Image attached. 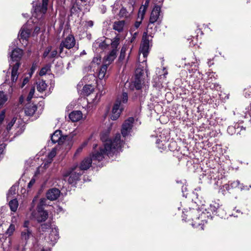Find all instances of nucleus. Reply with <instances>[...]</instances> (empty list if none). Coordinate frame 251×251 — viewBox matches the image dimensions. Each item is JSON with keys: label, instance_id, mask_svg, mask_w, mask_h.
Wrapping results in <instances>:
<instances>
[{"label": "nucleus", "instance_id": "41", "mask_svg": "<svg viewBox=\"0 0 251 251\" xmlns=\"http://www.w3.org/2000/svg\"><path fill=\"white\" fill-rule=\"evenodd\" d=\"M144 72L141 69H137L135 71V77L143 79Z\"/></svg>", "mask_w": 251, "mask_h": 251}, {"label": "nucleus", "instance_id": "24", "mask_svg": "<svg viewBox=\"0 0 251 251\" xmlns=\"http://www.w3.org/2000/svg\"><path fill=\"white\" fill-rule=\"evenodd\" d=\"M61 132L60 130H57L51 135V140L53 143L58 142L59 144H61L63 142Z\"/></svg>", "mask_w": 251, "mask_h": 251}, {"label": "nucleus", "instance_id": "38", "mask_svg": "<svg viewBox=\"0 0 251 251\" xmlns=\"http://www.w3.org/2000/svg\"><path fill=\"white\" fill-rule=\"evenodd\" d=\"M142 20H141V19L137 18V21L135 23L134 26L131 28V31L134 32L137 30L141 25Z\"/></svg>", "mask_w": 251, "mask_h": 251}, {"label": "nucleus", "instance_id": "15", "mask_svg": "<svg viewBox=\"0 0 251 251\" xmlns=\"http://www.w3.org/2000/svg\"><path fill=\"white\" fill-rule=\"evenodd\" d=\"M92 162V158L91 157L85 158L82 161L80 166L78 167L79 170L81 172H82V171L87 170L91 167Z\"/></svg>", "mask_w": 251, "mask_h": 251}, {"label": "nucleus", "instance_id": "54", "mask_svg": "<svg viewBox=\"0 0 251 251\" xmlns=\"http://www.w3.org/2000/svg\"><path fill=\"white\" fill-rule=\"evenodd\" d=\"M28 81H29V79L27 77L25 78L23 81L22 85L21 87H23L28 82Z\"/></svg>", "mask_w": 251, "mask_h": 251}, {"label": "nucleus", "instance_id": "10", "mask_svg": "<svg viewBox=\"0 0 251 251\" xmlns=\"http://www.w3.org/2000/svg\"><path fill=\"white\" fill-rule=\"evenodd\" d=\"M59 238L58 229L54 227L51 228V230L47 238V240L51 245H54Z\"/></svg>", "mask_w": 251, "mask_h": 251}, {"label": "nucleus", "instance_id": "56", "mask_svg": "<svg viewBox=\"0 0 251 251\" xmlns=\"http://www.w3.org/2000/svg\"><path fill=\"white\" fill-rule=\"evenodd\" d=\"M149 2H150V0H146L145 2V4L144 5H142V6L145 7V8H146L147 9L148 7L149 6Z\"/></svg>", "mask_w": 251, "mask_h": 251}, {"label": "nucleus", "instance_id": "62", "mask_svg": "<svg viewBox=\"0 0 251 251\" xmlns=\"http://www.w3.org/2000/svg\"><path fill=\"white\" fill-rule=\"evenodd\" d=\"M164 0H156V1H158L159 3L162 2Z\"/></svg>", "mask_w": 251, "mask_h": 251}, {"label": "nucleus", "instance_id": "5", "mask_svg": "<svg viewBox=\"0 0 251 251\" xmlns=\"http://www.w3.org/2000/svg\"><path fill=\"white\" fill-rule=\"evenodd\" d=\"M82 174V172L78 169V166L76 165L67 171L64 176L65 177L69 176L68 178V182L70 184H75L77 180H79L80 176Z\"/></svg>", "mask_w": 251, "mask_h": 251}, {"label": "nucleus", "instance_id": "61", "mask_svg": "<svg viewBox=\"0 0 251 251\" xmlns=\"http://www.w3.org/2000/svg\"><path fill=\"white\" fill-rule=\"evenodd\" d=\"M104 93H105V91H104L103 93H102V91H101V93L99 96L98 100L100 99V96Z\"/></svg>", "mask_w": 251, "mask_h": 251}, {"label": "nucleus", "instance_id": "28", "mask_svg": "<svg viewBox=\"0 0 251 251\" xmlns=\"http://www.w3.org/2000/svg\"><path fill=\"white\" fill-rule=\"evenodd\" d=\"M132 11L131 12L127 11V10L124 7H122L119 13V16L121 18H129L131 15Z\"/></svg>", "mask_w": 251, "mask_h": 251}, {"label": "nucleus", "instance_id": "60", "mask_svg": "<svg viewBox=\"0 0 251 251\" xmlns=\"http://www.w3.org/2000/svg\"><path fill=\"white\" fill-rule=\"evenodd\" d=\"M40 30V28L39 27H36L34 29L35 32H38Z\"/></svg>", "mask_w": 251, "mask_h": 251}, {"label": "nucleus", "instance_id": "64", "mask_svg": "<svg viewBox=\"0 0 251 251\" xmlns=\"http://www.w3.org/2000/svg\"><path fill=\"white\" fill-rule=\"evenodd\" d=\"M98 97V94H97V95L95 97V100H96L97 99Z\"/></svg>", "mask_w": 251, "mask_h": 251}, {"label": "nucleus", "instance_id": "49", "mask_svg": "<svg viewBox=\"0 0 251 251\" xmlns=\"http://www.w3.org/2000/svg\"><path fill=\"white\" fill-rule=\"evenodd\" d=\"M205 215V213H204V212H202V213L201 214V216H199V217H197V216L196 217H194V218H192V220H193V221H194V220H198V219L199 220V219H201V221H203V217H204V215Z\"/></svg>", "mask_w": 251, "mask_h": 251}, {"label": "nucleus", "instance_id": "7", "mask_svg": "<svg viewBox=\"0 0 251 251\" xmlns=\"http://www.w3.org/2000/svg\"><path fill=\"white\" fill-rule=\"evenodd\" d=\"M134 121V118L130 117L126 120L123 124L121 133L124 137H126L131 132Z\"/></svg>", "mask_w": 251, "mask_h": 251}, {"label": "nucleus", "instance_id": "31", "mask_svg": "<svg viewBox=\"0 0 251 251\" xmlns=\"http://www.w3.org/2000/svg\"><path fill=\"white\" fill-rule=\"evenodd\" d=\"M120 43V38L118 37H116L113 38V40H110V44L111 47L112 48V50H115L116 51H117V47L119 46Z\"/></svg>", "mask_w": 251, "mask_h": 251}, {"label": "nucleus", "instance_id": "14", "mask_svg": "<svg viewBox=\"0 0 251 251\" xmlns=\"http://www.w3.org/2000/svg\"><path fill=\"white\" fill-rule=\"evenodd\" d=\"M100 62L101 60L100 57H94L89 66L86 68V71L95 72L96 69H98L99 65L100 64Z\"/></svg>", "mask_w": 251, "mask_h": 251}, {"label": "nucleus", "instance_id": "46", "mask_svg": "<svg viewBox=\"0 0 251 251\" xmlns=\"http://www.w3.org/2000/svg\"><path fill=\"white\" fill-rule=\"evenodd\" d=\"M51 49H52V47L51 46H49L46 48V49L45 50L43 54V56L44 58H46V57L48 56L49 53L51 51Z\"/></svg>", "mask_w": 251, "mask_h": 251}, {"label": "nucleus", "instance_id": "25", "mask_svg": "<svg viewBox=\"0 0 251 251\" xmlns=\"http://www.w3.org/2000/svg\"><path fill=\"white\" fill-rule=\"evenodd\" d=\"M36 110L37 107L35 105L33 104H29L26 106L25 109V112L26 115L31 116L34 114Z\"/></svg>", "mask_w": 251, "mask_h": 251}, {"label": "nucleus", "instance_id": "4", "mask_svg": "<svg viewBox=\"0 0 251 251\" xmlns=\"http://www.w3.org/2000/svg\"><path fill=\"white\" fill-rule=\"evenodd\" d=\"M75 45V37L72 34H69L66 38L63 40L59 46V55L62 57L64 56L67 51L64 52V48L67 49H71L73 48Z\"/></svg>", "mask_w": 251, "mask_h": 251}, {"label": "nucleus", "instance_id": "2", "mask_svg": "<svg viewBox=\"0 0 251 251\" xmlns=\"http://www.w3.org/2000/svg\"><path fill=\"white\" fill-rule=\"evenodd\" d=\"M127 101L128 95L126 92L123 93L121 95L117 97L112 110L111 119L112 120H116L118 119Z\"/></svg>", "mask_w": 251, "mask_h": 251}, {"label": "nucleus", "instance_id": "34", "mask_svg": "<svg viewBox=\"0 0 251 251\" xmlns=\"http://www.w3.org/2000/svg\"><path fill=\"white\" fill-rule=\"evenodd\" d=\"M7 100V95L2 91H0V108L5 103Z\"/></svg>", "mask_w": 251, "mask_h": 251}, {"label": "nucleus", "instance_id": "17", "mask_svg": "<svg viewBox=\"0 0 251 251\" xmlns=\"http://www.w3.org/2000/svg\"><path fill=\"white\" fill-rule=\"evenodd\" d=\"M108 66L105 64L102 65L100 68H98L99 72L98 76L100 79H102L108 77V74L107 72ZM98 70V68L96 69V70Z\"/></svg>", "mask_w": 251, "mask_h": 251}, {"label": "nucleus", "instance_id": "20", "mask_svg": "<svg viewBox=\"0 0 251 251\" xmlns=\"http://www.w3.org/2000/svg\"><path fill=\"white\" fill-rule=\"evenodd\" d=\"M117 56V52L115 50H112L110 53L104 58V64L109 66L115 59Z\"/></svg>", "mask_w": 251, "mask_h": 251}, {"label": "nucleus", "instance_id": "27", "mask_svg": "<svg viewBox=\"0 0 251 251\" xmlns=\"http://www.w3.org/2000/svg\"><path fill=\"white\" fill-rule=\"evenodd\" d=\"M16 121V118H13L12 119V120L8 124L6 127V130L4 131L2 134L3 139H4L5 140H7V136L8 135L9 131L11 129V127L13 126L14 124L15 123Z\"/></svg>", "mask_w": 251, "mask_h": 251}, {"label": "nucleus", "instance_id": "52", "mask_svg": "<svg viewBox=\"0 0 251 251\" xmlns=\"http://www.w3.org/2000/svg\"><path fill=\"white\" fill-rule=\"evenodd\" d=\"M131 34H132V37L131 41L132 42L136 38V36L138 34V32L137 31H134V32L131 31Z\"/></svg>", "mask_w": 251, "mask_h": 251}, {"label": "nucleus", "instance_id": "30", "mask_svg": "<svg viewBox=\"0 0 251 251\" xmlns=\"http://www.w3.org/2000/svg\"><path fill=\"white\" fill-rule=\"evenodd\" d=\"M94 90V87L91 85H85L82 89V93L85 96L89 95Z\"/></svg>", "mask_w": 251, "mask_h": 251}, {"label": "nucleus", "instance_id": "45", "mask_svg": "<svg viewBox=\"0 0 251 251\" xmlns=\"http://www.w3.org/2000/svg\"><path fill=\"white\" fill-rule=\"evenodd\" d=\"M50 227V223H45L42 224L41 226V229L42 231L45 232L47 229H49Z\"/></svg>", "mask_w": 251, "mask_h": 251}, {"label": "nucleus", "instance_id": "33", "mask_svg": "<svg viewBox=\"0 0 251 251\" xmlns=\"http://www.w3.org/2000/svg\"><path fill=\"white\" fill-rule=\"evenodd\" d=\"M110 44V39L106 38L99 44V47L101 50H105L109 47Z\"/></svg>", "mask_w": 251, "mask_h": 251}, {"label": "nucleus", "instance_id": "44", "mask_svg": "<svg viewBox=\"0 0 251 251\" xmlns=\"http://www.w3.org/2000/svg\"><path fill=\"white\" fill-rule=\"evenodd\" d=\"M34 93H35V88L34 87H32L30 91H29V93L28 94V95L27 97V101H30L31 99L33 98V96L34 94Z\"/></svg>", "mask_w": 251, "mask_h": 251}, {"label": "nucleus", "instance_id": "58", "mask_svg": "<svg viewBox=\"0 0 251 251\" xmlns=\"http://www.w3.org/2000/svg\"><path fill=\"white\" fill-rule=\"evenodd\" d=\"M29 221H25L24 224V226H23L25 228H28V226L29 225Z\"/></svg>", "mask_w": 251, "mask_h": 251}, {"label": "nucleus", "instance_id": "22", "mask_svg": "<svg viewBox=\"0 0 251 251\" xmlns=\"http://www.w3.org/2000/svg\"><path fill=\"white\" fill-rule=\"evenodd\" d=\"M82 118V113L80 111H74L69 114V118L73 122H75Z\"/></svg>", "mask_w": 251, "mask_h": 251}, {"label": "nucleus", "instance_id": "12", "mask_svg": "<svg viewBox=\"0 0 251 251\" xmlns=\"http://www.w3.org/2000/svg\"><path fill=\"white\" fill-rule=\"evenodd\" d=\"M60 192L57 188H52L48 190L46 194L47 198L50 201L56 200L60 196Z\"/></svg>", "mask_w": 251, "mask_h": 251}, {"label": "nucleus", "instance_id": "18", "mask_svg": "<svg viewBox=\"0 0 251 251\" xmlns=\"http://www.w3.org/2000/svg\"><path fill=\"white\" fill-rule=\"evenodd\" d=\"M154 23H151L149 21V23L148 25L147 31L145 32L143 34H146V37L152 38L153 37V35L156 32V26H154Z\"/></svg>", "mask_w": 251, "mask_h": 251}, {"label": "nucleus", "instance_id": "59", "mask_svg": "<svg viewBox=\"0 0 251 251\" xmlns=\"http://www.w3.org/2000/svg\"><path fill=\"white\" fill-rule=\"evenodd\" d=\"M195 223H195V224H193H193H192V225L193 226L197 227V225H201V223H196V221H195Z\"/></svg>", "mask_w": 251, "mask_h": 251}, {"label": "nucleus", "instance_id": "43", "mask_svg": "<svg viewBox=\"0 0 251 251\" xmlns=\"http://www.w3.org/2000/svg\"><path fill=\"white\" fill-rule=\"evenodd\" d=\"M56 151L55 148L52 149L51 151L48 154V158L50 160V162H51L52 159L56 155Z\"/></svg>", "mask_w": 251, "mask_h": 251}, {"label": "nucleus", "instance_id": "8", "mask_svg": "<svg viewBox=\"0 0 251 251\" xmlns=\"http://www.w3.org/2000/svg\"><path fill=\"white\" fill-rule=\"evenodd\" d=\"M160 11L161 7L158 5H155L151 12L149 21L151 23H160L162 18Z\"/></svg>", "mask_w": 251, "mask_h": 251}, {"label": "nucleus", "instance_id": "47", "mask_svg": "<svg viewBox=\"0 0 251 251\" xmlns=\"http://www.w3.org/2000/svg\"><path fill=\"white\" fill-rule=\"evenodd\" d=\"M126 53V49L124 48H122L121 50L120 55L119 56V59L122 60L124 59Z\"/></svg>", "mask_w": 251, "mask_h": 251}, {"label": "nucleus", "instance_id": "50", "mask_svg": "<svg viewBox=\"0 0 251 251\" xmlns=\"http://www.w3.org/2000/svg\"><path fill=\"white\" fill-rule=\"evenodd\" d=\"M86 145H87L86 142H85L83 144H82V145L77 149L75 153H78L82 151L83 147H85Z\"/></svg>", "mask_w": 251, "mask_h": 251}, {"label": "nucleus", "instance_id": "51", "mask_svg": "<svg viewBox=\"0 0 251 251\" xmlns=\"http://www.w3.org/2000/svg\"><path fill=\"white\" fill-rule=\"evenodd\" d=\"M57 55V51L56 50H53L51 51L50 54L49 56L50 58H54Z\"/></svg>", "mask_w": 251, "mask_h": 251}, {"label": "nucleus", "instance_id": "9", "mask_svg": "<svg viewBox=\"0 0 251 251\" xmlns=\"http://www.w3.org/2000/svg\"><path fill=\"white\" fill-rule=\"evenodd\" d=\"M37 212H33L32 213V216L38 222H42L45 221L48 217V213L47 211L44 210V209H37Z\"/></svg>", "mask_w": 251, "mask_h": 251}, {"label": "nucleus", "instance_id": "63", "mask_svg": "<svg viewBox=\"0 0 251 251\" xmlns=\"http://www.w3.org/2000/svg\"><path fill=\"white\" fill-rule=\"evenodd\" d=\"M81 2H86L88 0H80Z\"/></svg>", "mask_w": 251, "mask_h": 251}, {"label": "nucleus", "instance_id": "53", "mask_svg": "<svg viewBox=\"0 0 251 251\" xmlns=\"http://www.w3.org/2000/svg\"><path fill=\"white\" fill-rule=\"evenodd\" d=\"M35 180L34 179H31V180L28 184V188H30L32 187V186L34 184Z\"/></svg>", "mask_w": 251, "mask_h": 251}, {"label": "nucleus", "instance_id": "42", "mask_svg": "<svg viewBox=\"0 0 251 251\" xmlns=\"http://www.w3.org/2000/svg\"><path fill=\"white\" fill-rule=\"evenodd\" d=\"M47 200L45 198H42L40 199L39 203L38 204L37 209H39V208L41 209H43V206L46 205Z\"/></svg>", "mask_w": 251, "mask_h": 251}, {"label": "nucleus", "instance_id": "1", "mask_svg": "<svg viewBox=\"0 0 251 251\" xmlns=\"http://www.w3.org/2000/svg\"><path fill=\"white\" fill-rule=\"evenodd\" d=\"M101 140L104 142L103 146L100 149V151L94 152L91 157L92 159L99 161L102 160L105 155L112 156L120 150L124 145L119 133L117 134L113 140L108 139L106 134H102Z\"/></svg>", "mask_w": 251, "mask_h": 251}, {"label": "nucleus", "instance_id": "23", "mask_svg": "<svg viewBox=\"0 0 251 251\" xmlns=\"http://www.w3.org/2000/svg\"><path fill=\"white\" fill-rule=\"evenodd\" d=\"M20 63L17 62L15 64L13 65L12 72H11V80L12 82H16L18 77V71L20 67Z\"/></svg>", "mask_w": 251, "mask_h": 251}, {"label": "nucleus", "instance_id": "57", "mask_svg": "<svg viewBox=\"0 0 251 251\" xmlns=\"http://www.w3.org/2000/svg\"><path fill=\"white\" fill-rule=\"evenodd\" d=\"M87 25L90 27H92L94 25V23L92 21H89L87 22Z\"/></svg>", "mask_w": 251, "mask_h": 251}, {"label": "nucleus", "instance_id": "39", "mask_svg": "<svg viewBox=\"0 0 251 251\" xmlns=\"http://www.w3.org/2000/svg\"><path fill=\"white\" fill-rule=\"evenodd\" d=\"M49 71H50V66L49 65H46L41 69L39 75L41 76L45 75Z\"/></svg>", "mask_w": 251, "mask_h": 251}, {"label": "nucleus", "instance_id": "26", "mask_svg": "<svg viewBox=\"0 0 251 251\" xmlns=\"http://www.w3.org/2000/svg\"><path fill=\"white\" fill-rule=\"evenodd\" d=\"M125 25V22L124 20L115 22L113 25V28L119 32H121L123 30Z\"/></svg>", "mask_w": 251, "mask_h": 251}, {"label": "nucleus", "instance_id": "16", "mask_svg": "<svg viewBox=\"0 0 251 251\" xmlns=\"http://www.w3.org/2000/svg\"><path fill=\"white\" fill-rule=\"evenodd\" d=\"M143 83V79L135 77V80L133 82L128 83L129 85L128 87L131 90H133L134 88L137 90H140L142 88Z\"/></svg>", "mask_w": 251, "mask_h": 251}, {"label": "nucleus", "instance_id": "32", "mask_svg": "<svg viewBox=\"0 0 251 251\" xmlns=\"http://www.w3.org/2000/svg\"><path fill=\"white\" fill-rule=\"evenodd\" d=\"M9 205L10 209L13 212H15L18 206V202L16 199H13L11 200L9 202Z\"/></svg>", "mask_w": 251, "mask_h": 251}, {"label": "nucleus", "instance_id": "55", "mask_svg": "<svg viewBox=\"0 0 251 251\" xmlns=\"http://www.w3.org/2000/svg\"><path fill=\"white\" fill-rule=\"evenodd\" d=\"M5 145L4 144H2L0 145V154H1L3 151V150L5 148Z\"/></svg>", "mask_w": 251, "mask_h": 251}, {"label": "nucleus", "instance_id": "13", "mask_svg": "<svg viewBox=\"0 0 251 251\" xmlns=\"http://www.w3.org/2000/svg\"><path fill=\"white\" fill-rule=\"evenodd\" d=\"M230 186L232 188H236L239 187L241 190L244 189L249 190V188H248L247 186H244L243 184H240L239 180L233 181L231 182L230 184H225L224 185V187L227 190H229Z\"/></svg>", "mask_w": 251, "mask_h": 251}, {"label": "nucleus", "instance_id": "3", "mask_svg": "<svg viewBox=\"0 0 251 251\" xmlns=\"http://www.w3.org/2000/svg\"><path fill=\"white\" fill-rule=\"evenodd\" d=\"M49 0H36L33 2L32 16L38 19L42 18L46 13Z\"/></svg>", "mask_w": 251, "mask_h": 251}, {"label": "nucleus", "instance_id": "35", "mask_svg": "<svg viewBox=\"0 0 251 251\" xmlns=\"http://www.w3.org/2000/svg\"><path fill=\"white\" fill-rule=\"evenodd\" d=\"M159 138H157L156 139V144L157 145L159 148H163L162 146H163L164 143L165 142V137L163 136L159 135Z\"/></svg>", "mask_w": 251, "mask_h": 251}, {"label": "nucleus", "instance_id": "19", "mask_svg": "<svg viewBox=\"0 0 251 251\" xmlns=\"http://www.w3.org/2000/svg\"><path fill=\"white\" fill-rule=\"evenodd\" d=\"M30 34V30L27 28L25 25H24L20 30L19 36L21 39L27 41Z\"/></svg>", "mask_w": 251, "mask_h": 251}, {"label": "nucleus", "instance_id": "37", "mask_svg": "<svg viewBox=\"0 0 251 251\" xmlns=\"http://www.w3.org/2000/svg\"><path fill=\"white\" fill-rule=\"evenodd\" d=\"M13 223L14 222L12 221V223L10 225L9 227L5 232V234L8 236L12 235L15 230V225L13 224Z\"/></svg>", "mask_w": 251, "mask_h": 251}, {"label": "nucleus", "instance_id": "36", "mask_svg": "<svg viewBox=\"0 0 251 251\" xmlns=\"http://www.w3.org/2000/svg\"><path fill=\"white\" fill-rule=\"evenodd\" d=\"M147 9L146 8L143 6H141L140 7L138 13V19H141V20H143Z\"/></svg>", "mask_w": 251, "mask_h": 251}, {"label": "nucleus", "instance_id": "6", "mask_svg": "<svg viewBox=\"0 0 251 251\" xmlns=\"http://www.w3.org/2000/svg\"><path fill=\"white\" fill-rule=\"evenodd\" d=\"M146 34H143L142 37V43L140 45L139 52L142 53L144 57H146L148 56L150 47L151 46V39L150 38L146 37Z\"/></svg>", "mask_w": 251, "mask_h": 251}, {"label": "nucleus", "instance_id": "11", "mask_svg": "<svg viewBox=\"0 0 251 251\" xmlns=\"http://www.w3.org/2000/svg\"><path fill=\"white\" fill-rule=\"evenodd\" d=\"M23 54V51L19 48H16L13 50L10 54L11 60L12 62H16V63L19 62Z\"/></svg>", "mask_w": 251, "mask_h": 251}, {"label": "nucleus", "instance_id": "48", "mask_svg": "<svg viewBox=\"0 0 251 251\" xmlns=\"http://www.w3.org/2000/svg\"><path fill=\"white\" fill-rule=\"evenodd\" d=\"M5 111L3 110L0 113V124H1L5 118Z\"/></svg>", "mask_w": 251, "mask_h": 251}, {"label": "nucleus", "instance_id": "29", "mask_svg": "<svg viewBox=\"0 0 251 251\" xmlns=\"http://www.w3.org/2000/svg\"><path fill=\"white\" fill-rule=\"evenodd\" d=\"M37 89L39 92H43L47 89V85L43 80H39L36 83Z\"/></svg>", "mask_w": 251, "mask_h": 251}, {"label": "nucleus", "instance_id": "21", "mask_svg": "<svg viewBox=\"0 0 251 251\" xmlns=\"http://www.w3.org/2000/svg\"><path fill=\"white\" fill-rule=\"evenodd\" d=\"M32 235V231L29 228H25L21 232V239L23 242L26 243Z\"/></svg>", "mask_w": 251, "mask_h": 251}, {"label": "nucleus", "instance_id": "40", "mask_svg": "<svg viewBox=\"0 0 251 251\" xmlns=\"http://www.w3.org/2000/svg\"><path fill=\"white\" fill-rule=\"evenodd\" d=\"M219 208V205L218 203L214 202L210 204V209L213 213H216L218 209Z\"/></svg>", "mask_w": 251, "mask_h": 251}]
</instances>
